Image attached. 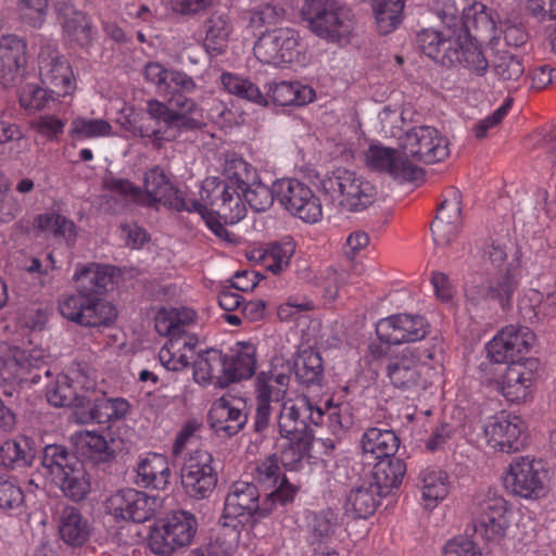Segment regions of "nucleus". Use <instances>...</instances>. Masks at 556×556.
I'll return each mask as SVG.
<instances>
[{"label":"nucleus","instance_id":"nucleus-1","mask_svg":"<svg viewBox=\"0 0 556 556\" xmlns=\"http://www.w3.org/2000/svg\"><path fill=\"white\" fill-rule=\"evenodd\" d=\"M195 89L197 84L191 76L172 70L163 90V94L168 96L167 103L156 99L147 102L150 122L140 124L139 135L149 138L155 148H161L163 141H174L184 132L203 130L206 127L203 110L188 97Z\"/></svg>","mask_w":556,"mask_h":556},{"label":"nucleus","instance_id":"nucleus-2","mask_svg":"<svg viewBox=\"0 0 556 556\" xmlns=\"http://www.w3.org/2000/svg\"><path fill=\"white\" fill-rule=\"evenodd\" d=\"M416 43L424 54L442 66H462L477 76L488 72L489 62L460 17L448 16L441 29L418 31Z\"/></svg>","mask_w":556,"mask_h":556},{"label":"nucleus","instance_id":"nucleus-3","mask_svg":"<svg viewBox=\"0 0 556 556\" xmlns=\"http://www.w3.org/2000/svg\"><path fill=\"white\" fill-rule=\"evenodd\" d=\"M74 279L77 293L59 301L61 315L83 327L111 325L117 317L116 308L101 298L112 282L110 268L89 264L77 269Z\"/></svg>","mask_w":556,"mask_h":556},{"label":"nucleus","instance_id":"nucleus-4","mask_svg":"<svg viewBox=\"0 0 556 556\" xmlns=\"http://www.w3.org/2000/svg\"><path fill=\"white\" fill-rule=\"evenodd\" d=\"M223 176V179L210 177L203 181L200 202L214 218L232 225L247 213L240 192L257 177L253 167L236 154L226 155Z\"/></svg>","mask_w":556,"mask_h":556},{"label":"nucleus","instance_id":"nucleus-5","mask_svg":"<svg viewBox=\"0 0 556 556\" xmlns=\"http://www.w3.org/2000/svg\"><path fill=\"white\" fill-rule=\"evenodd\" d=\"M319 190L348 212H361L374 203L376 188L355 172L338 167L318 176Z\"/></svg>","mask_w":556,"mask_h":556},{"label":"nucleus","instance_id":"nucleus-6","mask_svg":"<svg viewBox=\"0 0 556 556\" xmlns=\"http://www.w3.org/2000/svg\"><path fill=\"white\" fill-rule=\"evenodd\" d=\"M418 353L410 346L391 354L388 357L386 370L391 383L404 391L420 394L439 386L441 382V364H418Z\"/></svg>","mask_w":556,"mask_h":556},{"label":"nucleus","instance_id":"nucleus-7","mask_svg":"<svg viewBox=\"0 0 556 556\" xmlns=\"http://www.w3.org/2000/svg\"><path fill=\"white\" fill-rule=\"evenodd\" d=\"M144 191L156 203H162L177 212L187 211L198 213L206 226L218 237L228 240V231L223 223L207 213L205 204L200 201H186L182 192L175 188L159 166L149 169L144 174Z\"/></svg>","mask_w":556,"mask_h":556},{"label":"nucleus","instance_id":"nucleus-8","mask_svg":"<svg viewBox=\"0 0 556 556\" xmlns=\"http://www.w3.org/2000/svg\"><path fill=\"white\" fill-rule=\"evenodd\" d=\"M301 15L314 34L331 41L346 40L353 30L350 10L337 0H305Z\"/></svg>","mask_w":556,"mask_h":556},{"label":"nucleus","instance_id":"nucleus-9","mask_svg":"<svg viewBox=\"0 0 556 556\" xmlns=\"http://www.w3.org/2000/svg\"><path fill=\"white\" fill-rule=\"evenodd\" d=\"M197 529L198 521L194 515L186 510L174 511L151 528L149 547L156 555H170L177 548L189 545Z\"/></svg>","mask_w":556,"mask_h":556},{"label":"nucleus","instance_id":"nucleus-10","mask_svg":"<svg viewBox=\"0 0 556 556\" xmlns=\"http://www.w3.org/2000/svg\"><path fill=\"white\" fill-rule=\"evenodd\" d=\"M139 489H117L106 500L108 510L116 518L142 523L153 518L163 506V498L156 494Z\"/></svg>","mask_w":556,"mask_h":556},{"label":"nucleus","instance_id":"nucleus-11","mask_svg":"<svg viewBox=\"0 0 556 556\" xmlns=\"http://www.w3.org/2000/svg\"><path fill=\"white\" fill-rule=\"evenodd\" d=\"M278 426L281 437L289 440V450L282 452L283 458L300 462L308 454L315 439L314 429L306 421V409L300 401L290 406L283 405Z\"/></svg>","mask_w":556,"mask_h":556},{"label":"nucleus","instance_id":"nucleus-12","mask_svg":"<svg viewBox=\"0 0 556 556\" xmlns=\"http://www.w3.org/2000/svg\"><path fill=\"white\" fill-rule=\"evenodd\" d=\"M276 201L292 216L308 224L318 223L323 216L321 203L304 182L283 178L276 180Z\"/></svg>","mask_w":556,"mask_h":556},{"label":"nucleus","instance_id":"nucleus-13","mask_svg":"<svg viewBox=\"0 0 556 556\" xmlns=\"http://www.w3.org/2000/svg\"><path fill=\"white\" fill-rule=\"evenodd\" d=\"M448 140L431 126L409 129L401 138L402 154L408 160L434 164L444 161L448 154Z\"/></svg>","mask_w":556,"mask_h":556},{"label":"nucleus","instance_id":"nucleus-14","mask_svg":"<svg viewBox=\"0 0 556 556\" xmlns=\"http://www.w3.org/2000/svg\"><path fill=\"white\" fill-rule=\"evenodd\" d=\"M517 267L509 264L500 275L478 286L466 289L467 301L478 307L483 303H495L502 312L513 307V298L519 287Z\"/></svg>","mask_w":556,"mask_h":556},{"label":"nucleus","instance_id":"nucleus-15","mask_svg":"<svg viewBox=\"0 0 556 556\" xmlns=\"http://www.w3.org/2000/svg\"><path fill=\"white\" fill-rule=\"evenodd\" d=\"M299 35L292 28L264 30L253 47L254 55L265 64L282 65L298 59Z\"/></svg>","mask_w":556,"mask_h":556},{"label":"nucleus","instance_id":"nucleus-16","mask_svg":"<svg viewBox=\"0 0 556 556\" xmlns=\"http://www.w3.org/2000/svg\"><path fill=\"white\" fill-rule=\"evenodd\" d=\"M367 166L376 172L388 174L399 182L422 181L425 170L415 165L392 148L371 144L366 152Z\"/></svg>","mask_w":556,"mask_h":556},{"label":"nucleus","instance_id":"nucleus-17","mask_svg":"<svg viewBox=\"0 0 556 556\" xmlns=\"http://www.w3.org/2000/svg\"><path fill=\"white\" fill-rule=\"evenodd\" d=\"M534 342V333L526 327L507 326L502 329L488 344L490 359L497 364H511L525 358Z\"/></svg>","mask_w":556,"mask_h":556},{"label":"nucleus","instance_id":"nucleus-18","mask_svg":"<svg viewBox=\"0 0 556 556\" xmlns=\"http://www.w3.org/2000/svg\"><path fill=\"white\" fill-rule=\"evenodd\" d=\"M43 465L55 475L60 481L55 484L63 486H90L92 481L89 473L86 472L81 462L70 454L63 445H48L45 448Z\"/></svg>","mask_w":556,"mask_h":556},{"label":"nucleus","instance_id":"nucleus-19","mask_svg":"<svg viewBox=\"0 0 556 556\" xmlns=\"http://www.w3.org/2000/svg\"><path fill=\"white\" fill-rule=\"evenodd\" d=\"M130 404L123 397H108L104 393L93 399L85 396L78 400L75 415L80 424H112L124 419Z\"/></svg>","mask_w":556,"mask_h":556},{"label":"nucleus","instance_id":"nucleus-20","mask_svg":"<svg viewBox=\"0 0 556 556\" xmlns=\"http://www.w3.org/2000/svg\"><path fill=\"white\" fill-rule=\"evenodd\" d=\"M428 332V324L419 315L397 314L380 319L376 333L381 342L401 344L422 340Z\"/></svg>","mask_w":556,"mask_h":556},{"label":"nucleus","instance_id":"nucleus-21","mask_svg":"<svg viewBox=\"0 0 556 556\" xmlns=\"http://www.w3.org/2000/svg\"><path fill=\"white\" fill-rule=\"evenodd\" d=\"M296 489H274L268 494L267 501L264 502V507L260 506L258 489H235L226 497V510L228 513H239L247 517L252 516L257 511L270 510L273 506L280 504L286 505L294 498Z\"/></svg>","mask_w":556,"mask_h":556},{"label":"nucleus","instance_id":"nucleus-22","mask_svg":"<svg viewBox=\"0 0 556 556\" xmlns=\"http://www.w3.org/2000/svg\"><path fill=\"white\" fill-rule=\"evenodd\" d=\"M525 430V421L519 416L506 415L504 412L490 417L483 427L489 442L506 453L517 452L525 446L521 438Z\"/></svg>","mask_w":556,"mask_h":556},{"label":"nucleus","instance_id":"nucleus-23","mask_svg":"<svg viewBox=\"0 0 556 556\" xmlns=\"http://www.w3.org/2000/svg\"><path fill=\"white\" fill-rule=\"evenodd\" d=\"M27 64V45L16 35L0 39V83L9 88L20 84Z\"/></svg>","mask_w":556,"mask_h":556},{"label":"nucleus","instance_id":"nucleus-24","mask_svg":"<svg viewBox=\"0 0 556 556\" xmlns=\"http://www.w3.org/2000/svg\"><path fill=\"white\" fill-rule=\"evenodd\" d=\"M552 476L544 460L520 456L506 467L502 481L504 486H544L552 482Z\"/></svg>","mask_w":556,"mask_h":556},{"label":"nucleus","instance_id":"nucleus-25","mask_svg":"<svg viewBox=\"0 0 556 556\" xmlns=\"http://www.w3.org/2000/svg\"><path fill=\"white\" fill-rule=\"evenodd\" d=\"M509 526L507 503L502 496L485 500L475 521V532L486 541H498Z\"/></svg>","mask_w":556,"mask_h":556},{"label":"nucleus","instance_id":"nucleus-26","mask_svg":"<svg viewBox=\"0 0 556 556\" xmlns=\"http://www.w3.org/2000/svg\"><path fill=\"white\" fill-rule=\"evenodd\" d=\"M39 74L43 85L56 97H64L72 92L73 72L68 62L58 54L39 53Z\"/></svg>","mask_w":556,"mask_h":556},{"label":"nucleus","instance_id":"nucleus-27","mask_svg":"<svg viewBox=\"0 0 556 556\" xmlns=\"http://www.w3.org/2000/svg\"><path fill=\"white\" fill-rule=\"evenodd\" d=\"M451 200L445 199L438 210V214L431 224L433 242L437 245L446 247L451 244L458 235L460 225V195L453 191Z\"/></svg>","mask_w":556,"mask_h":556},{"label":"nucleus","instance_id":"nucleus-28","mask_svg":"<svg viewBox=\"0 0 556 556\" xmlns=\"http://www.w3.org/2000/svg\"><path fill=\"white\" fill-rule=\"evenodd\" d=\"M308 542L328 545L342 539L343 519L339 511L327 508L307 516Z\"/></svg>","mask_w":556,"mask_h":556},{"label":"nucleus","instance_id":"nucleus-29","mask_svg":"<svg viewBox=\"0 0 556 556\" xmlns=\"http://www.w3.org/2000/svg\"><path fill=\"white\" fill-rule=\"evenodd\" d=\"M102 187L109 190L110 193L100 197V204L105 212L112 214L122 210L127 204V201L143 203L146 199L142 189L125 178L104 177Z\"/></svg>","mask_w":556,"mask_h":556},{"label":"nucleus","instance_id":"nucleus-30","mask_svg":"<svg viewBox=\"0 0 556 556\" xmlns=\"http://www.w3.org/2000/svg\"><path fill=\"white\" fill-rule=\"evenodd\" d=\"M442 26H445V22L448 16L460 17L462 22L466 25L468 34H471L473 29L477 35H489L492 36L495 30V22L492 17V11L483 4H475L468 10L458 11L453 5L445 4L440 13Z\"/></svg>","mask_w":556,"mask_h":556},{"label":"nucleus","instance_id":"nucleus-31","mask_svg":"<svg viewBox=\"0 0 556 556\" xmlns=\"http://www.w3.org/2000/svg\"><path fill=\"white\" fill-rule=\"evenodd\" d=\"M233 354H226V375L224 376V386L250 379L256 370V350L245 342H238Z\"/></svg>","mask_w":556,"mask_h":556},{"label":"nucleus","instance_id":"nucleus-32","mask_svg":"<svg viewBox=\"0 0 556 556\" xmlns=\"http://www.w3.org/2000/svg\"><path fill=\"white\" fill-rule=\"evenodd\" d=\"M207 419L214 431L232 437L244 427L248 416L240 408L232 407L225 399H219L212 405Z\"/></svg>","mask_w":556,"mask_h":556},{"label":"nucleus","instance_id":"nucleus-33","mask_svg":"<svg viewBox=\"0 0 556 556\" xmlns=\"http://www.w3.org/2000/svg\"><path fill=\"white\" fill-rule=\"evenodd\" d=\"M226 354L215 349H208L199 353L193 363V378L197 382H213L219 388L224 386V376L226 375Z\"/></svg>","mask_w":556,"mask_h":556},{"label":"nucleus","instance_id":"nucleus-34","mask_svg":"<svg viewBox=\"0 0 556 556\" xmlns=\"http://www.w3.org/2000/svg\"><path fill=\"white\" fill-rule=\"evenodd\" d=\"M212 455L206 451H195L189 462L181 469V480L184 486H216L217 473L212 467Z\"/></svg>","mask_w":556,"mask_h":556},{"label":"nucleus","instance_id":"nucleus-35","mask_svg":"<svg viewBox=\"0 0 556 556\" xmlns=\"http://www.w3.org/2000/svg\"><path fill=\"white\" fill-rule=\"evenodd\" d=\"M399 446L400 438L389 429L369 428L362 438L363 452L378 460L394 456Z\"/></svg>","mask_w":556,"mask_h":556},{"label":"nucleus","instance_id":"nucleus-36","mask_svg":"<svg viewBox=\"0 0 556 556\" xmlns=\"http://www.w3.org/2000/svg\"><path fill=\"white\" fill-rule=\"evenodd\" d=\"M266 97L280 106H301L312 102L315 98L313 88L300 83L280 81L269 87Z\"/></svg>","mask_w":556,"mask_h":556},{"label":"nucleus","instance_id":"nucleus-37","mask_svg":"<svg viewBox=\"0 0 556 556\" xmlns=\"http://www.w3.org/2000/svg\"><path fill=\"white\" fill-rule=\"evenodd\" d=\"M22 356V349L17 346H10L3 355H0V378L3 381L12 383L16 382L18 384H38L43 379H49L51 377V371L49 369L45 370L43 376L40 374H35L31 377L23 375L20 365V361L23 359Z\"/></svg>","mask_w":556,"mask_h":556},{"label":"nucleus","instance_id":"nucleus-38","mask_svg":"<svg viewBox=\"0 0 556 556\" xmlns=\"http://www.w3.org/2000/svg\"><path fill=\"white\" fill-rule=\"evenodd\" d=\"M63 30L65 36L81 48H87L93 40L94 31L89 17L73 7H66L63 12Z\"/></svg>","mask_w":556,"mask_h":556},{"label":"nucleus","instance_id":"nucleus-39","mask_svg":"<svg viewBox=\"0 0 556 556\" xmlns=\"http://www.w3.org/2000/svg\"><path fill=\"white\" fill-rule=\"evenodd\" d=\"M519 312L525 320L533 323L556 315V296L553 292L543 295L535 289L529 290L519 303Z\"/></svg>","mask_w":556,"mask_h":556},{"label":"nucleus","instance_id":"nucleus-40","mask_svg":"<svg viewBox=\"0 0 556 556\" xmlns=\"http://www.w3.org/2000/svg\"><path fill=\"white\" fill-rule=\"evenodd\" d=\"M292 368L299 383L309 387L319 384L324 377L323 361L318 352L312 349L300 351Z\"/></svg>","mask_w":556,"mask_h":556},{"label":"nucleus","instance_id":"nucleus-41","mask_svg":"<svg viewBox=\"0 0 556 556\" xmlns=\"http://www.w3.org/2000/svg\"><path fill=\"white\" fill-rule=\"evenodd\" d=\"M61 539L71 546H80L90 535V525L80 513L73 508H65L59 523Z\"/></svg>","mask_w":556,"mask_h":556},{"label":"nucleus","instance_id":"nucleus-42","mask_svg":"<svg viewBox=\"0 0 556 556\" xmlns=\"http://www.w3.org/2000/svg\"><path fill=\"white\" fill-rule=\"evenodd\" d=\"M53 377L54 375L51 371L49 379H43L38 383L45 387L47 401L55 407L73 406L76 409L78 400L83 399L84 395L75 393L67 376L56 374L54 379Z\"/></svg>","mask_w":556,"mask_h":556},{"label":"nucleus","instance_id":"nucleus-43","mask_svg":"<svg viewBox=\"0 0 556 556\" xmlns=\"http://www.w3.org/2000/svg\"><path fill=\"white\" fill-rule=\"evenodd\" d=\"M371 8L378 31L388 35L402 23L405 0H371Z\"/></svg>","mask_w":556,"mask_h":556},{"label":"nucleus","instance_id":"nucleus-44","mask_svg":"<svg viewBox=\"0 0 556 556\" xmlns=\"http://www.w3.org/2000/svg\"><path fill=\"white\" fill-rule=\"evenodd\" d=\"M289 382V374H277L274 370L261 371L255 380L256 399L268 403L279 402L285 397Z\"/></svg>","mask_w":556,"mask_h":556},{"label":"nucleus","instance_id":"nucleus-45","mask_svg":"<svg viewBox=\"0 0 556 556\" xmlns=\"http://www.w3.org/2000/svg\"><path fill=\"white\" fill-rule=\"evenodd\" d=\"M231 26L226 14H212L206 22L204 48L211 55L222 54L226 47Z\"/></svg>","mask_w":556,"mask_h":556},{"label":"nucleus","instance_id":"nucleus-46","mask_svg":"<svg viewBox=\"0 0 556 556\" xmlns=\"http://www.w3.org/2000/svg\"><path fill=\"white\" fill-rule=\"evenodd\" d=\"M369 486H400L406 473V464L401 458L379 459L372 468Z\"/></svg>","mask_w":556,"mask_h":556},{"label":"nucleus","instance_id":"nucleus-47","mask_svg":"<svg viewBox=\"0 0 556 556\" xmlns=\"http://www.w3.org/2000/svg\"><path fill=\"white\" fill-rule=\"evenodd\" d=\"M225 89L238 98L248 100L257 105L267 106L268 100L260 88L248 78L231 73H224L220 77Z\"/></svg>","mask_w":556,"mask_h":556},{"label":"nucleus","instance_id":"nucleus-48","mask_svg":"<svg viewBox=\"0 0 556 556\" xmlns=\"http://www.w3.org/2000/svg\"><path fill=\"white\" fill-rule=\"evenodd\" d=\"M77 452L94 462H109L114 457V450L104 437L94 432H81L76 438Z\"/></svg>","mask_w":556,"mask_h":556},{"label":"nucleus","instance_id":"nucleus-49","mask_svg":"<svg viewBox=\"0 0 556 556\" xmlns=\"http://www.w3.org/2000/svg\"><path fill=\"white\" fill-rule=\"evenodd\" d=\"M379 505L374 489H352L345 503V513L353 518H367Z\"/></svg>","mask_w":556,"mask_h":556},{"label":"nucleus","instance_id":"nucleus-50","mask_svg":"<svg viewBox=\"0 0 556 556\" xmlns=\"http://www.w3.org/2000/svg\"><path fill=\"white\" fill-rule=\"evenodd\" d=\"M540 362L538 358H519L509 364L497 382L498 387L513 386L519 382H532L539 370Z\"/></svg>","mask_w":556,"mask_h":556},{"label":"nucleus","instance_id":"nucleus-51","mask_svg":"<svg viewBox=\"0 0 556 556\" xmlns=\"http://www.w3.org/2000/svg\"><path fill=\"white\" fill-rule=\"evenodd\" d=\"M170 473L166 458L159 454H152L150 457L142 459L137 467L136 482H142L146 486L153 484L160 476L161 482L167 484V478Z\"/></svg>","mask_w":556,"mask_h":556},{"label":"nucleus","instance_id":"nucleus-52","mask_svg":"<svg viewBox=\"0 0 556 556\" xmlns=\"http://www.w3.org/2000/svg\"><path fill=\"white\" fill-rule=\"evenodd\" d=\"M33 458L34 453L26 439L8 440L0 446V465L5 467H25Z\"/></svg>","mask_w":556,"mask_h":556},{"label":"nucleus","instance_id":"nucleus-53","mask_svg":"<svg viewBox=\"0 0 556 556\" xmlns=\"http://www.w3.org/2000/svg\"><path fill=\"white\" fill-rule=\"evenodd\" d=\"M276 181L270 186H266L261 181L253 180L240 193L250 207L255 212H265L271 207L276 200Z\"/></svg>","mask_w":556,"mask_h":556},{"label":"nucleus","instance_id":"nucleus-54","mask_svg":"<svg viewBox=\"0 0 556 556\" xmlns=\"http://www.w3.org/2000/svg\"><path fill=\"white\" fill-rule=\"evenodd\" d=\"M55 94L51 93L49 89L41 88L35 84H27L18 96V101L22 108L29 112H37L48 108L51 101H54Z\"/></svg>","mask_w":556,"mask_h":556},{"label":"nucleus","instance_id":"nucleus-55","mask_svg":"<svg viewBox=\"0 0 556 556\" xmlns=\"http://www.w3.org/2000/svg\"><path fill=\"white\" fill-rule=\"evenodd\" d=\"M256 479L268 486H293L282 473L278 458L273 455L256 467Z\"/></svg>","mask_w":556,"mask_h":556},{"label":"nucleus","instance_id":"nucleus-56","mask_svg":"<svg viewBox=\"0 0 556 556\" xmlns=\"http://www.w3.org/2000/svg\"><path fill=\"white\" fill-rule=\"evenodd\" d=\"M493 70L495 75L503 81H517L525 71L521 61L508 52L496 55Z\"/></svg>","mask_w":556,"mask_h":556},{"label":"nucleus","instance_id":"nucleus-57","mask_svg":"<svg viewBox=\"0 0 556 556\" xmlns=\"http://www.w3.org/2000/svg\"><path fill=\"white\" fill-rule=\"evenodd\" d=\"M285 9L278 5H261L250 13L249 27L255 31L275 26L285 17Z\"/></svg>","mask_w":556,"mask_h":556},{"label":"nucleus","instance_id":"nucleus-58","mask_svg":"<svg viewBox=\"0 0 556 556\" xmlns=\"http://www.w3.org/2000/svg\"><path fill=\"white\" fill-rule=\"evenodd\" d=\"M111 130L112 126L104 119L78 117L72 123V132L83 139L109 136Z\"/></svg>","mask_w":556,"mask_h":556},{"label":"nucleus","instance_id":"nucleus-59","mask_svg":"<svg viewBox=\"0 0 556 556\" xmlns=\"http://www.w3.org/2000/svg\"><path fill=\"white\" fill-rule=\"evenodd\" d=\"M18 9L28 25L39 28L45 22L48 0H18Z\"/></svg>","mask_w":556,"mask_h":556},{"label":"nucleus","instance_id":"nucleus-60","mask_svg":"<svg viewBox=\"0 0 556 556\" xmlns=\"http://www.w3.org/2000/svg\"><path fill=\"white\" fill-rule=\"evenodd\" d=\"M294 251L295 245L290 240L281 243H273L268 250V256L273 258V263L267 265V269L274 274L280 273L288 266Z\"/></svg>","mask_w":556,"mask_h":556},{"label":"nucleus","instance_id":"nucleus-61","mask_svg":"<svg viewBox=\"0 0 556 556\" xmlns=\"http://www.w3.org/2000/svg\"><path fill=\"white\" fill-rule=\"evenodd\" d=\"M328 428L333 435H341L353 425V415L349 404H339L328 417Z\"/></svg>","mask_w":556,"mask_h":556},{"label":"nucleus","instance_id":"nucleus-62","mask_svg":"<svg viewBox=\"0 0 556 556\" xmlns=\"http://www.w3.org/2000/svg\"><path fill=\"white\" fill-rule=\"evenodd\" d=\"M23 356L20 361L21 369L23 375L31 377L35 374L45 375V370L51 369L46 366L45 353L42 350L33 349L29 351L22 349Z\"/></svg>","mask_w":556,"mask_h":556},{"label":"nucleus","instance_id":"nucleus-63","mask_svg":"<svg viewBox=\"0 0 556 556\" xmlns=\"http://www.w3.org/2000/svg\"><path fill=\"white\" fill-rule=\"evenodd\" d=\"M513 103V99H507L496 111H494L491 115L478 122L475 126V135L478 139H483L488 135V130L497 126L503 118L507 115L508 110L510 109Z\"/></svg>","mask_w":556,"mask_h":556},{"label":"nucleus","instance_id":"nucleus-64","mask_svg":"<svg viewBox=\"0 0 556 556\" xmlns=\"http://www.w3.org/2000/svg\"><path fill=\"white\" fill-rule=\"evenodd\" d=\"M443 556H481V553L472 541L457 538L445 544Z\"/></svg>","mask_w":556,"mask_h":556}]
</instances>
